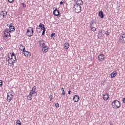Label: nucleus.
Returning <instances> with one entry per match:
<instances>
[{"label":"nucleus","instance_id":"obj_21","mask_svg":"<svg viewBox=\"0 0 125 125\" xmlns=\"http://www.w3.org/2000/svg\"><path fill=\"white\" fill-rule=\"evenodd\" d=\"M77 2V4L79 5H83V0H78V1H76Z\"/></svg>","mask_w":125,"mask_h":125},{"label":"nucleus","instance_id":"obj_41","mask_svg":"<svg viewBox=\"0 0 125 125\" xmlns=\"http://www.w3.org/2000/svg\"><path fill=\"white\" fill-rule=\"evenodd\" d=\"M122 101H123L124 103H125V98H123Z\"/></svg>","mask_w":125,"mask_h":125},{"label":"nucleus","instance_id":"obj_5","mask_svg":"<svg viewBox=\"0 0 125 125\" xmlns=\"http://www.w3.org/2000/svg\"><path fill=\"white\" fill-rule=\"evenodd\" d=\"M3 33V36L5 38H7V37H11V35H10L9 31H8V28H5V29L4 30Z\"/></svg>","mask_w":125,"mask_h":125},{"label":"nucleus","instance_id":"obj_10","mask_svg":"<svg viewBox=\"0 0 125 125\" xmlns=\"http://www.w3.org/2000/svg\"><path fill=\"white\" fill-rule=\"evenodd\" d=\"M7 15V12L6 11H2L0 13V16H2L3 18H4V17H6Z\"/></svg>","mask_w":125,"mask_h":125},{"label":"nucleus","instance_id":"obj_1","mask_svg":"<svg viewBox=\"0 0 125 125\" xmlns=\"http://www.w3.org/2000/svg\"><path fill=\"white\" fill-rule=\"evenodd\" d=\"M8 58H6V61L8 62L9 64L11 65H13L14 63H15V61L17 60L18 59L16 58V56H15V54L13 53L11 55V58L8 57Z\"/></svg>","mask_w":125,"mask_h":125},{"label":"nucleus","instance_id":"obj_30","mask_svg":"<svg viewBox=\"0 0 125 125\" xmlns=\"http://www.w3.org/2000/svg\"><path fill=\"white\" fill-rule=\"evenodd\" d=\"M42 30V36H44V34H45V28H44Z\"/></svg>","mask_w":125,"mask_h":125},{"label":"nucleus","instance_id":"obj_43","mask_svg":"<svg viewBox=\"0 0 125 125\" xmlns=\"http://www.w3.org/2000/svg\"><path fill=\"white\" fill-rule=\"evenodd\" d=\"M63 3H64V2H63V1L60 2V4H63Z\"/></svg>","mask_w":125,"mask_h":125},{"label":"nucleus","instance_id":"obj_36","mask_svg":"<svg viewBox=\"0 0 125 125\" xmlns=\"http://www.w3.org/2000/svg\"><path fill=\"white\" fill-rule=\"evenodd\" d=\"M94 24V23H93V22H90L89 27H93Z\"/></svg>","mask_w":125,"mask_h":125},{"label":"nucleus","instance_id":"obj_12","mask_svg":"<svg viewBox=\"0 0 125 125\" xmlns=\"http://www.w3.org/2000/svg\"><path fill=\"white\" fill-rule=\"evenodd\" d=\"M80 100V96L78 95H76L74 96L73 98V101L74 102H78L79 100Z\"/></svg>","mask_w":125,"mask_h":125},{"label":"nucleus","instance_id":"obj_34","mask_svg":"<svg viewBox=\"0 0 125 125\" xmlns=\"http://www.w3.org/2000/svg\"><path fill=\"white\" fill-rule=\"evenodd\" d=\"M39 28H41V29H42V23H41L40 24H39Z\"/></svg>","mask_w":125,"mask_h":125},{"label":"nucleus","instance_id":"obj_46","mask_svg":"<svg viewBox=\"0 0 125 125\" xmlns=\"http://www.w3.org/2000/svg\"><path fill=\"white\" fill-rule=\"evenodd\" d=\"M110 125H114V124H113L112 123H110Z\"/></svg>","mask_w":125,"mask_h":125},{"label":"nucleus","instance_id":"obj_27","mask_svg":"<svg viewBox=\"0 0 125 125\" xmlns=\"http://www.w3.org/2000/svg\"><path fill=\"white\" fill-rule=\"evenodd\" d=\"M16 125H21V122H20V120H18L17 121Z\"/></svg>","mask_w":125,"mask_h":125},{"label":"nucleus","instance_id":"obj_35","mask_svg":"<svg viewBox=\"0 0 125 125\" xmlns=\"http://www.w3.org/2000/svg\"><path fill=\"white\" fill-rule=\"evenodd\" d=\"M8 1L10 3H12V2H13L14 1V0H8Z\"/></svg>","mask_w":125,"mask_h":125},{"label":"nucleus","instance_id":"obj_8","mask_svg":"<svg viewBox=\"0 0 125 125\" xmlns=\"http://www.w3.org/2000/svg\"><path fill=\"white\" fill-rule=\"evenodd\" d=\"M53 14L55 15V16L60 17L61 15H60V12L59 11V10H57V9H55L53 11Z\"/></svg>","mask_w":125,"mask_h":125},{"label":"nucleus","instance_id":"obj_28","mask_svg":"<svg viewBox=\"0 0 125 125\" xmlns=\"http://www.w3.org/2000/svg\"><path fill=\"white\" fill-rule=\"evenodd\" d=\"M36 89H37V87H36V86H34L33 87H32V91H35L36 92Z\"/></svg>","mask_w":125,"mask_h":125},{"label":"nucleus","instance_id":"obj_19","mask_svg":"<svg viewBox=\"0 0 125 125\" xmlns=\"http://www.w3.org/2000/svg\"><path fill=\"white\" fill-rule=\"evenodd\" d=\"M40 45L41 46V47H44V46H46V45L42 41H40L39 42Z\"/></svg>","mask_w":125,"mask_h":125},{"label":"nucleus","instance_id":"obj_6","mask_svg":"<svg viewBox=\"0 0 125 125\" xmlns=\"http://www.w3.org/2000/svg\"><path fill=\"white\" fill-rule=\"evenodd\" d=\"M9 33H13L15 31V27L13 26V24L11 23L9 26V29H8Z\"/></svg>","mask_w":125,"mask_h":125},{"label":"nucleus","instance_id":"obj_3","mask_svg":"<svg viewBox=\"0 0 125 125\" xmlns=\"http://www.w3.org/2000/svg\"><path fill=\"white\" fill-rule=\"evenodd\" d=\"M73 8L76 13H80L82 11V7L78 3H75L74 4Z\"/></svg>","mask_w":125,"mask_h":125},{"label":"nucleus","instance_id":"obj_39","mask_svg":"<svg viewBox=\"0 0 125 125\" xmlns=\"http://www.w3.org/2000/svg\"><path fill=\"white\" fill-rule=\"evenodd\" d=\"M0 85H2V81L0 80Z\"/></svg>","mask_w":125,"mask_h":125},{"label":"nucleus","instance_id":"obj_37","mask_svg":"<svg viewBox=\"0 0 125 125\" xmlns=\"http://www.w3.org/2000/svg\"><path fill=\"white\" fill-rule=\"evenodd\" d=\"M21 4H22L23 7H24V8L26 7V4H24V3H21Z\"/></svg>","mask_w":125,"mask_h":125},{"label":"nucleus","instance_id":"obj_23","mask_svg":"<svg viewBox=\"0 0 125 125\" xmlns=\"http://www.w3.org/2000/svg\"><path fill=\"white\" fill-rule=\"evenodd\" d=\"M12 98H13V97H10L9 96V95H7V100L9 102H10L11 100H12Z\"/></svg>","mask_w":125,"mask_h":125},{"label":"nucleus","instance_id":"obj_9","mask_svg":"<svg viewBox=\"0 0 125 125\" xmlns=\"http://www.w3.org/2000/svg\"><path fill=\"white\" fill-rule=\"evenodd\" d=\"M98 58L99 60V61H104L105 59V56L103 54H100L98 57Z\"/></svg>","mask_w":125,"mask_h":125},{"label":"nucleus","instance_id":"obj_14","mask_svg":"<svg viewBox=\"0 0 125 125\" xmlns=\"http://www.w3.org/2000/svg\"><path fill=\"white\" fill-rule=\"evenodd\" d=\"M102 32H103V31L101 30V32H100L98 35H97L98 38L100 40H101V39H102L103 37V33H102Z\"/></svg>","mask_w":125,"mask_h":125},{"label":"nucleus","instance_id":"obj_15","mask_svg":"<svg viewBox=\"0 0 125 125\" xmlns=\"http://www.w3.org/2000/svg\"><path fill=\"white\" fill-rule=\"evenodd\" d=\"M19 49H20V50L23 52H25V46L23 45L22 44L20 45Z\"/></svg>","mask_w":125,"mask_h":125},{"label":"nucleus","instance_id":"obj_25","mask_svg":"<svg viewBox=\"0 0 125 125\" xmlns=\"http://www.w3.org/2000/svg\"><path fill=\"white\" fill-rule=\"evenodd\" d=\"M32 95H31L30 94H29V95H28L27 96V99L28 100H32Z\"/></svg>","mask_w":125,"mask_h":125},{"label":"nucleus","instance_id":"obj_4","mask_svg":"<svg viewBox=\"0 0 125 125\" xmlns=\"http://www.w3.org/2000/svg\"><path fill=\"white\" fill-rule=\"evenodd\" d=\"M33 34H34V30L32 27H29L26 32L27 36H28V37H32Z\"/></svg>","mask_w":125,"mask_h":125},{"label":"nucleus","instance_id":"obj_11","mask_svg":"<svg viewBox=\"0 0 125 125\" xmlns=\"http://www.w3.org/2000/svg\"><path fill=\"white\" fill-rule=\"evenodd\" d=\"M109 95L108 93H105L103 94V99L104 101H107L109 99Z\"/></svg>","mask_w":125,"mask_h":125},{"label":"nucleus","instance_id":"obj_13","mask_svg":"<svg viewBox=\"0 0 125 125\" xmlns=\"http://www.w3.org/2000/svg\"><path fill=\"white\" fill-rule=\"evenodd\" d=\"M42 51H43V53H46V52L48 51V47L46 45L43 47L42 48Z\"/></svg>","mask_w":125,"mask_h":125},{"label":"nucleus","instance_id":"obj_7","mask_svg":"<svg viewBox=\"0 0 125 125\" xmlns=\"http://www.w3.org/2000/svg\"><path fill=\"white\" fill-rule=\"evenodd\" d=\"M120 42L122 43H125V33L122 34L120 36Z\"/></svg>","mask_w":125,"mask_h":125},{"label":"nucleus","instance_id":"obj_18","mask_svg":"<svg viewBox=\"0 0 125 125\" xmlns=\"http://www.w3.org/2000/svg\"><path fill=\"white\" fill-rule=\"evenodd\" d=\"M99 16L102 19L104 18V14H103V11H100L99 12Z\"/></svg>","mask_w":125,"mask_h":125},{"label":"nucleus","instance_id":"obj_16","mask_svg":"<svg viewBox=\"0 0 125 125\" xmlns=\"http://www.w3.org/2000/svg\"><path fill=\"white\" fill-rule=\"evenodd\" d=\"M63 46L64 49H68L70 47V43L66 42L63 44Z\"/></svg>","mask_w":125,"mask_h":125},{"label":"nucleus","instance_id":"obj_33","mask_svg":"<svg viewBox=\"0 0 125 125\" xmlns=\"http://www.w3.org/2000/svg\"><path fill=\"white\" fill-rule=\"evenodd\" d=\"M55 106L56 108H59V104H58V103L55 104Z\"/></svg>","mask_w":125,"mask_h":125},{"label":"nucleus","instance_id":"obj_2","mask_svg":"<svg viewBox=\"0 0 125 125\" xmlns=\"http://www.w3.org/2000/svg\"><path fill=\"white\" fill-rule=\"evenodd\" d=\"M112 106L114 109H115V110L119 109V108L121 107V103H120V101L118 100H114L112 103Z\"/></svg>","mask_w":125,"mask_h":125},{"label":"nucleus","instance_id":"obj_48","mask_svg":"<svg viewBox=\"0 0 125 125\" xmlns=\"http://www.w3.org/2000/svg\"><path fill=\"white\" fill-rule=\"evenodd\" d=\"M13 59H14V57H13Z\"/></svg>","mask_w":125,"mask_h":125},{"label":"nucleus","instance_id":"obj_44","mask_svg":"<svg viewBox=\"0 0 125 125\" xmlns=\"http://www.w3.org/2000/svg\"><path fill=\"white\" fill-rule=\"evenodd\" d=\"M68 93L69 94H71V91H70V90L68 91Z\"/></svg>","mask_w":125,"mask_h":125},{"label":"nucleus","instance_id":"obj_40","mask_svg":"<svg viewBox=\"0 0 125 125\" xmlns=\"http://www.w3.org/2000/svg\"><path fill=\"white\" fill-rule=\"evenodd\" d=\"M105 35H108V36H109V32L108 31H106L105 33Z\"/></svg>","mask_w":125,"mask_h":125},{"label":"nucleus","instance_id":"obj_47","mask_svg":"<svg viewBox=\"0 0 125 125\" xmlns=\"http://www.w3.org/2000/svg\"><path fill=\"white\" fill-rule=\"evenodd\" d=\"M75 1H78L79 0H75Z\"/></svg>","mask_w":125,"mask_h":125},{"label":"nucleus","instance_id":"obj_32","mask_svg":"<svg viewBox=\"0 0 125 125\" xmlns=\"http://www.w3.org/2000/svg\"><path fill=\"white\" fill-rule=\"evenodd\" d=\"M50 101H51L52 100V98H53V96L52 95H50L49 96Z\"/></svg>","mask_w":125,"mask_h":125},{"label":"nucleus","instance_id":"obj_26","mask_svg":"<svg viewBox=\"0 0 125 125\" xmlns=\"http://www.w3.org/2000/svg\"><path fill=\"white\" fill-rule=\"evenodd\" d=\"M42 28H40L38 27H37V32L38 33H41V32H42Z\"/></svg>","mask_w":125,"mask_h":125},{"label":"nucleus","instance_id":"obj_45","mask_svg":"<svg viewBox=\"0 0 125 125\" xmlns=\"http://www.w3.org/2000/svg\"><path fill=\"white\" fill-rule=\"evenodd\" d=\"M10 96H11V97H13V95H12V94H10Z\"/></svg>","mask_w":125,"mask_h":125},{"label":"nucleus","instance_id":"obj_24","mask_svg":"<svg viewBox=\"0 0 125 125\" xmlns=\"http://www.w3.org/2000/svg\"><path fill=\"white\" fill-rule=\"evenodd\" d=\"M89 28H90V30L91 31H92V32H95L96 31V28L95 27L90 26Z\"/></svg>","mask_w":125,"mask_h":125},{"label":"nucleus","instance_id":"obj_38","mask_svg":"<svg viewBox=\"0 0 125 125\" xmlns=\"http://www.w3.org/2000/svg\"><path fill=\"white\" fill-rule=\"evenodd\" d=\"M90 23H96V21H94V20H92L91 21Z\"/></svg>","mask_w":125,"mask_h":125},{"label":"nucleus","instance_id":"obj_22","mask_svg":"<svg viewBox=\"0 0 125 125\" xmlns=\"http://www.w3.org/2000/svg\"><path fill=\"white\" fill-rule=\"evenodd\" d=\"M61 90L62 91V95L63 97H65L66 96V93H65V91L64 90V88L62 87L61 89Z\"/></svg>","mask_w":125,"mask_h":125},{"label":"nucleus","instance_id":"obj_20","mask_svg":"<svg viewBox=\"0 0 125 125\" xmlns=\"http://www.w3.org/2000/svg\"><path fill=\"white\" fill-rule=\"evenodd\" d=\"M118 74V73H117L116 71H114L113 72L111 73V78H115L116 76Z\"/></svg>","mask_w":125,"mask_h":125},{"label":"nucleus","instance_id":"obj_31","mask_svg":"<svg viewBox=\"0 0 125 125\" xmlns=\"http://www.w3.org/2000/svg\"><path fill=\"white\" fill-rule=\"evenodd\" d=\"M35 92H35V91H32V90H31V91H30L29 94H30V95H33V94H34V93H35Z\"/></svg>","mask_w":125,"mask_h":125},{"label":"nucleus","instance_id":"obj_17","mask_svg":"<svg viewBox=\"0 0 125 125\" xmlns=\"http://www.w3.org/2000/svg\"><path fill=\"white\" fill-rule=\"evenodd\" d=\"M23 54H24V56L26 57H28V56H31V53L30 52H29V51H26V50H25V52H23Z\"/></svg>","mask_w":125,"mask_h":125},{"label":"nucleus","instance_id":"obj_42","mask_svg":"<svg viewBox=\"0 0 125 125\" xmlns=\"http://www.w3.org/2000/svg\"><path fill=\"white\" fill-rule=\"evenodd\" d=\"M42 29H44V28H45V27H44V25H43V24H42Z\"/></svg>","mask_w":125,"mask_h":125},{"label":"nucleus","instance_id":"obj_29","mask_svg":"<svg viewBox=\"0 0 125 125\" xmlns=\"http://www.w3.org/2000/svg\"><path fill=\"white\" fill-rule=\"evenodd\" d=\"M51 37L52 38V39H54L55 38V34L54 33H52L51 34Z\"/></svg>","mask_w":125,"mask_h":125}]
</instances>
